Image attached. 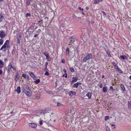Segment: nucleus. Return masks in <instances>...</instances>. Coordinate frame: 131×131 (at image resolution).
<instances>
[{
    "mask_svg": "<svg viewBox=\"0 0 131 131\" xmlns=\"http://www.w3.org/2000/svg\"><path fill=\"white\" fill-rule=\"evenodd\" d=\"M23 91L27 96H30L31 95V90L29 88V86L26 84H24L22 89Z\"/></svg>",
    "mask_w": 131,
    "mask_h": 131,
    "instance_id": "f257e3e1",
    "label": "nucleus"
},
{
    "mask_svg": "<svg viewBox=\"0 0 131 131\" xmlns=\"http://www.w3.org/2000/svg\"><path fill=\"white\" fill-rule=\"evenodd\" d=\"M92 53H88L82 59L83 62H86L88 61H89L92 58Z\"/></svg>",
    "mask_w": 131,
    "mask_h": 131,
    "instance_id": "f03ea898",
    "label": "nucleus"
},
{
    "mask_svg": "<svg viewBox=\"0 0 131 131\" xmlns=\"http://www.w3.org/2000/svg\"><path fill=\"white\" fill-rule=\"evenodd\" d=\"M6 35V34L3 30L0 31V37L1 38H4Z\"/></svg>",
    "mask_w": 131,
    "mask_h": 131,
    "instance_id": "7ed1b4c3",
    "label": "nucleus"
},
{
    "mask_svg": "<svg viewBox=\"0 0 131 131\" xmlns=\"http://www.w3.org/2000/svg\"><path fill=\"white\" fill-rule=\"evenodd\" d=\"M7 46L3 45L1 48L0 50H2L3 52H5L7 50V47H8Z\"/></svg>",
    "mask_w": 131,
    "mask_h": 131,
    "instance_id": "20e7f679",
    "label": "nucleus"
},
{
    "mask_svg": "<svg viewBox=\"0 0 131 131\" xmlns=\"http://www.w3.org/2000/svg\"><path fill=\"white\" fill-rule=\"evenodd\" d=\"M28 125L29 127L34 128H35L37 127V125L34 123H29Z\"/></svg>",
    "mask_w": 131,
    "mask_h": 131,
    "instance_id": "39448f33",
    "label": "nucleus"
},
{
    "mask_svg": "<svg viewBox=\"0 0 131 131\" xmlns=\"http://www.w3.org/2000/svg\"><path fill=\"white\" fill-rule=\"evenodd\" d=\"M76 93L73 91H70L69 92V95L70 96H72L73 95H75Z\"/></svg>",
    "mask_w": 131,
    "mask_h": 131,
    "instance_id": "423d86ee",
    "label": "nucleus"
},
{
    "mask_svg": "<svg viewBox=\"0 0 131 131\" xmlns=\"http://www.w3.org/2000/svg\"><path fill=\"white\" fill-rule=\"evenodd\" d=\"M21 35L19 34H18L17 36L16 39L17 41V43L19 44L20 43V40L21 39Z\"/></svg>",
    "mask_w": 131,
    "mask_h": 131,
    "instance_id": "0eeeda50",
    "label": "nucleus"
},
{
    "mask_svg": "<svg viewBox=\"0 0 131 131\" xmlns=\"http://www.w3.org/2000/svg\"><path fill=\"white\" fill-rule=\"evenodd\" d=\"M29 75L32 77L34 80H35L36 79V77L35 76L34 74L31 72H30Z\"/></svg>",
    "mask_w": 131,
    "mask_h": 131,
    "instance_id": "6e6552de",
    "label": "nucleus"
},
{
    "mask_svg": "<svg viewBox=\"0 0 131 131\" xmlns=\"http://www.w3.org/2000/svg\"><path fill=\"white\" fill-rule=\"evenodd\" d=\"M115 68L117 70L118 72H119V73H123V72L120 69L118 66H116L115 67Z\"/></svg>",
    "mask_w": 131,
    "mask_h": 131,
    "instance_id": "1a4fd4ad",
    "label": "nucleus"
},
{
    "mask_svg": "<svg viewBox=\"0 0 131 131\" xmlns=\"http://www.w3.org/2000/svg\"><path fill=\"white\" fill-rule=\"evenodd\" d=\"M15 91H16L18 94H19L21 92L20 87V86H18L16 90H15Z\"/></svg>",
    "mask_w": 131,
    "mask_h": 131,
    "instance_id": "9d476101",
    "label": "nucleus"
},
{
    "mask_svg": "<svg viewBox=\"0 0 131 131\" xmlns=\"http://www.w3.org/2000/svg\"><path fill=\"white\" fill-rule=\"evenodd\" d=\"M70 39L71 42L73 43L75 41V39L73 36H71L70 37Z\"/></svg>",
    "mask_w": 131,
    "mask_h": 131,
    "instance_id": "9b49d317",
    "label": "nucleus"
},
{
    "mask_svg": "<svg viewBox=\"0 0 131 131\" xmlns=\"http://www.w3.org/2000/svg\"><path fill=\"white\" fill-rule=\"evenodd\" d=\"M46 59L48 61H49L51 60V58L50 57L49 54L48 53L47 55L46 56Z\"/></svg>",
    "mask_w": 131,
    "mask_h": 131,
    "instance_id": "f8f14e48",
    "label": "nucleus"
},
{
    "mask_svg": "<svg viewBox=\"0 0 131 131\" xmlns=\"http://www.w3.org/2000/svg\"><path fill=\"white\" fill-rule=\"evenodd\" d=\"M9 41L8 40H6L5 42L4 43V45H5L6 46H7V47H8V45H9Z\"/></svg>",
    "mask_w": 131,
    "mask_h": 131,
    "instance_id": "ddd939ff",
    "label": "nucleus"
},
{
    "mask_svg": "<svg viewBox=\"0 0 131 131\" xmlns=\"http://www.w3.org/2000/svg\"><path fill=\"white\" fill-rule=\"evenodd\" d=\"M107 90V88L106 87H105L103 88V92H106Z\"/></svg>",
    "mask_w": 131,
    "mask_h": 131,
    "instance_id": "4468645a",
    "label": "nucleus"
},
{
    "mask_svg": "<svg viewBox=\"0 0 131 131\" xmlns=\"http://www.w3.org/2000/svg\"><path fill=\"white\" fill-rule=\"evenodd\" d=\"M72 82H76L78 80V78L77 77H73L72 78Z\"/></svg>",
    "mask_w": 131,
    "mask_h": 131,
    "instance_id": "2eb2a0df",
    "label": "nucleus"
},
{
    "mask_svg": "<svg viewBox=\"0 0 131 131\" xmlns=\"http://www.w3.org/2000/svg\"><path fill=\"white\" fill-rule=\"evenodd\" d=\"M56 105L57 106H58L59 107H62L63 106V105L61 104L59 102L57 103Z\"/></svg>",
    "mask_w": 131,
    "mask_h": 131,
    "instance_id": "dca6fc26",
    "label": "nucleus"
},
{
    "mask_svg": "<svg viewBox=\"0 0 131 131\" xmlns=\"http://www.w3.org/2000/svg\"><path fill=\"white\" fill-rule=\"evenodd\" d=\"M120 58L123 60H125L127 58V57L126 56H121Z\"/></svg>",
    "mask_w": 131,
    "mask_h": 131,
    "instance_id": "f3484780",
    "label": "nucleus"
},
{
    "mask_svg": "<svg viewBox=\"0 0 131 131\" xmlns=\"http://www.w3.org/2000/svg\"><path fill=\"white\" fill-rule=\"evenodd\" d=\"M120 86L123 91H125V89L123 85L122 84H121L120 85Z\"/></svg>",
    "mask_w": 131,
    "mask_h": 131,
    "instance_id": "a211bd4d",
    "label": "nucleus"
},
{
    "mask_svg": "<svg viewBox=\"0 0 131 131\" xmlns=\"http://www.w3.org/2000/svg\"><path fill=\"white\" fill-rule=\"evenodd\" d=\"M26 5L28 6L30 4V0H26Z\"/></svg>",
    "mask_w": 131,
    "mask_h": 131,
    "instance_id": "6ab92c4d",
    "label": "nucleus"
},
{
    "mask_svg": "<svg viewBox=\"0 0 131 131\" xmlns=\"http://www.w3.org/2000/svg\"><path fill=\"white\" fill-rule=\"evenodd\" d=\"M11 65V62H10L7 67L6 68V69H10L11 70V68L10 67Z\"/></svg>",
    "mask_w": 131,
    "mask_h": 131,
    "instance_id": "aec40b11",
    "label": "nucleus"
},
{
    "mask_svg": "<svg viewBox=\"0 0 131 131\" xmlns=\"http://www.w3.org/2000/svg\"><path fill=\"white\" fill-rule=\"evenodd\" d=\"M47 93L48 94H50L53 95V92L51 91H47Z\"/></svg>",
    "mask_w": 131,
    "mask_h": 131,
    "instance_id": "412c9836",
    "label": "nucleus"
},
{
    "mask_svg": "<svg viewBox=\"0 0 131 131\" xmlns=\"http://www.w3.org/2000/svg\"><path fill=\"white\" fill-rule=\"evenodd\" d=\"M40 81V80L39 79H37L34 81V82L37 84L39 83Z\"/></svg>",
    "mask_w": 131,
    "mask_h": 131,
    "instance_id": "4be33fe9",
    "label": "nucleus"
},
{
    "mask_svg": "<svg viewBox=\"0 0 131 131\" xmlns=\"http://www.w3.org/2000/svg\"><path fill=\"white\" fill-rule=\"evenodd\" d=\"M86 96L88 97L89 99H90L91 98V95L89 93H88L86 94Z\"/></svg>",
    "mask_w": 131,
    "mask_h": 131,
    "instance_id": "5701e85b",
    "label": "nucleus"
},
{
    "mask_svg": "<svg viewBox=\"0 0 131 131\" xmlns=\"http://www.w3.org/2000/svg\"><path fill=\"white\" fill-rule=\"evenodd\" d=\"M78 83H75L73 85V88H77L78 86Z\"/></svg>",
    "mask_w": 131,
    "mask_h": 131,
    "instance_id": "b1692460",
    "label": "nucleus"
},
{
    "mask_svg": "<svg viewBox=\"0 0 131 131\" xmlns=\"http://www.w3.org/2000/svg\"><path fill=\"white\" fill-rule=\"evenodd\" d=\"M103 0H95L94 1V3L96 4L99 2H101Z\"/></svg>",
    "mask_w": 131,
    "mask_h": 131,
    "instance_id": "393cba45",
    "label": "nucleus"
},
{
    "mask_svg": "<svg viewBox=\"0 0 131 131\" xmlns=\"http://www.w3.org/2000/svg\"><path fill=\"white\" fill-rule=\"evenodd\" d=\"M69 49L68 48H66V54L67 55L69 54Z\"/></svg>",
    "mask_w": 131,
    "mask_h": 131,
    "instance_id": "a878e982",
    "label": "nucleus"
},
{
    "mask_svg": "<svg viewBox=\"0 0 131 131\" xmlns=\"http://www.w3.org/2000/svg\"><path fill=\"white\" fill-rule=\"evenodd\" d=\"M10 67L11 68L14 70H16V67L14 66H13L12 65H11Z\"/></svg>",
    "mask_w": 131,
    "mask_h": 131,
    "instance_id": "bb28decb",
    "label": "nucleus"
},
{
    "mask_svg": "<svg viewBox=\"0 0 131 131\" xmlns=\"http://www.w3.org/2000/svg\"><path fill=\"white\" fill-rule=\"evenodd\" d=\"M69 69L71 72H74V69L73 67L70 68Z\"/></svg>",
    "mask_w": 131,
    "mask_h": 131,
    "instance_id": "cd10ccee",
    "label": "nucleus"
},
{
    "mask_svg": "<svg viewBox=\"0 0 131 131\" xmlns=\"http://www.w3.org/2000/svg\"><path fill=\"white\" fill-rule=\"evenodd\" d=\"M27 75L25 74H23L22 75V77L25 78V79H26V78L27 77Z\"/></svg>",
    "mask_w": 131,
    "mask_h": 131,
    "instance_id": "c85d7f7f",
    "label": "nucleus"
},
{
    "mask_svg": "<svg viewBox=\"0 0 131 131\" xmlns=\"http://www.w3.org/2000/svg\"><path fill=\"white\" fill-rule=\"evenodd\" d=\"M4 17L2 16H0V22L2 21V20L3 18Z\"/></svg>",
    "mask_w": 131,
    "mask_h": 131,
    "instance_id": "c756f323",
    "label": "nucleus"
},
{
    "mask_svg": "<svg viewBox=\"0 0 131 131\" xmlns=\"http://www.w3.org/2000/svg\"><path fill=\"white\" fill-rule=\"evenodd\" d=\"M4 63L1 59H0V65H4Z\"/></svg>",
    "mask_w": 131,
    "mask_h": 131,
    "instance_id": "7c9ffc66",
    "label": "nucleus"
},
{
    "mask_svg": "<svg viewBox=\"0 0 131 131\" xmlns=\"http://www.w3.org/2000/svg\"><path fill=\"white\" fill-rule=\"evenodd\" d=\"M3 42V40L2 39H0V43L1 45L2 44Z\"/></svg>",
    "mask_w": 131,
    "mask_h": 131,
    "instance_id": "2f4dec72",
    "label": "nucleus"
},
{
    "mask_svg": "<svg viewBox=\"0 0 131 131\" xmlns=\"http://www.w3.org/2000/svg\"><path fill=\"white\" fill-rule=\"evenodd\" d=\"M106 131H110L109 127L107 126L106 127Z\"/></svg>",
    "mask_w": 131,
    "mask_h": 131,
    "instance_id": "473e14b6",
    "label": "nucleus"
},
{
    "mask_svg": "<svg viewBox=\"0 0 131 131\" xmlns=\"http://www.w3.org/2000/svg\"><path fill=\"white\" fill-rule=\"evenodd\" d=\"M45 75L46 76H48L49 75V73L47 71H46L45 73Z\"/></svg>",
    "mask_w": 131,
    "mask_h": 131,
    "instance_id": "72a5a7b5",
    "label": "nucleus"
},
{
    "mask_svg": "<svg viewBox=\"0 0 131 131\" xmlns=\"http://www.w3.org/2000/svg\"><path fill=\"white\" fill-rule=\"evenodd\" d=\"M109 119V117L108 116H106L105 117V120L106 121L107 120Z\"/></svg>",
    "mask_w": 131,
    "mask_h": 131,
    "instance_id": "f704fd0d",
    "label": "nucleus"
},
{
    "mask_svg": "<svg viewBox=\"0 0 131 131\" xmlns=\"http://www.w3.org/2000/svg\"><path fill=\"white\" fill-rule=\"evenodd\" d=\"M112 64L115 67L116 66H117V65L114 62H112Z\"/></svg>",
    "mask_w": 131,
    "mask_h": 131,
    "instance_id": "c9c22d12",
    "label": "nucleus"
},
{
    "mask_svg": "<svg viewBox=\"0 0 131 131\" xmlns=\"http://www.w3.org/2000/svg\"><path fill=\"white\" fill-rule=\"evenodd\" d=\"M73 17L74 19H76L77 18H79V17H77V16L74 14H73Z\"/></svg>",
    "mask_w": 131,
    "mask_h": 131,
    "instance_id": "e433bc0d",
    "label": "nucleus"
},
{
    "mask_svg": "<svg viewBox=\"0 0 131 131\" xmlns=\"http://www.w3.org/2000/svg\"><path fill=\"white\" fill-rule=\"evenodd\" d=\"M107 55H108V56L110 57H111V56L110 54V53L109 52H107Z\"/></svg>",
    "mask_w": 131,
    "mask_h": 131,
    "instance_id": "4c0bfd02",
    "label": "nucleus"
},
{
    "mask_svg": "<svg viewBox=\"0 0 131 131\" xmlns=\"http://www.w3.org/2000/svg\"><path fill=\"white\" fill-rule=\"evenodd\" d=\"M30 16V14L28 13H27L26 15V17H28V16Z\"/></svg>",
    "mask_w": 131,
    "mask_h": 131,
    "instance_id": "58836bf2",
    "label": "nucleus"
},
{
    "mask_svg": "<svg viewBox=\"0 0 131 131\" xmlns=\"http://www.w3.org/2000/svg\"><path fill=\"white\" fill-rule=\"evenodd\" d=\"M128 105L129 107H130L131 106V102L128 101Z\"/></svg>",
    "mask_w": 131,
    "mask_h": 131,
    "instance_id": "ea45409f",
    "label": "nucleus"
},
{
    "mask_svg": "<svg viewBox=\"0 0 131 131\" xmlns=\"http://www.w3.org/2000/svg\"><path fill=\"white\" fill-rule=\"evenodd\" d=\"M39 124L40 125H41L42 124L43 122L42 120H40L39 121Z\"/></svg>",
    "mask_w": 131,
    "mask_h": 131,
    "instance_id": "a19ab883",
    "label": "nucleus"
},
{
    "mask_svg": "<svg viewBox=\"0 0 131 131\" xmlns=\"http://www.w3.org/2000/svg\"><path fill=\"white\" fill-rule=\"evenodd\" d=\"M102 12L103 14V15L104 16V17H105L106 16V14L104 11H102Z\"/></svg>",
    "mask_w": 131,
    "mask_h": 131,
    "instance_id": "79ce46f5",
    "label": "nucleus"
},
{
    "mask_svg": "<svg viewBox=\"0 0 131 131\" xmlns=\"http://www.w3.org/2000/svg\"><path fill=\"white\" fill-rule=\"evenodd\" d=\"M65 60L64 59H62L61 60V62L62 63H65Z\"/></svg>",
    "mask_w": 131,
    "mask_h": 131,
    "instance_id": "37998d69",
    "label": "nucleus"
},
{
    "mask_svg": "<svg viewBox=\"0 0 131 131\" xmlns=\"http://www.w3.org/2000/svg\"><path fill=\"white\" fill-rule=\"evenodd\" d=\"M15 78H16V79L17 78V79H19V75H15Z\"/></svg>",
    "mask_w": 131,
    "mask_h": 131,
    "instance_id": "c03bdc74",
    "label": "nucleus"
},
{
    "mask_svg": "<svg viewBox=\"0 0 131 131\" xmlns=\"http://www.w3.org/2000/svg\"><path fill=\"white\" fill-rule=\"evenodd\" d=\"M48 62H47L45 63V67H46V68L47 67V65H48Z\"/></svg>",
    "mask_w": 131,
    "mask_h": 131,
    "instance_id": "a18cd8bd",
    "label": "nucleus"
},
{
    "mask_svg": "<svg viewBox=\"0 0 131 131\" xmlns=\"http://www.w3.org/2000/svg\"><path fill=\"white\" fill-rule=\"evenodd\" d=\"M6 69V70L7 71V72L8 73H10V71L11 70H10V69Z\"/></svg>",
    "mask_w": 131,
    "mask_h": 131,
    "instance_id": "49530a36",
    "label": "nucleus"
},
{
    "mask_svg": "<svg viewBox=\"0 0 131 131\" xmlns=\"http://www.w3.org/2000/svg\"><path fill=\"white\" fill-rule=\"evenodd\" d=\"M79 9L83 11V8H81L80 7H79Z\"/></svg>",
    "mask_w": 131,
    "mask_h": 131,
    "instance_id": "de8ad7c7",
    "label": "nucleus"
},
{
    "mask_svg": "<svg viewBox=\"0 0 131 131\" xmlns=\"http://www.w3.org/2000/svg\"><path fill=\"white\" fill-rule=\"evenodd\" d=\"M26 79L27 80H29V78L28 75H27V77Z\"/></svg>",
    "mask_w": 131,
    "mask_h": 131,
    "instance_id": "09e8293b",
    "label": "nucleus"
},
{
    "mask_svg": "<svg viewBox=\"0 0 131 131\" xmlns=\"http://www.w3.org/2000/svg\"><path fill=\"white\" fill-rule=\"evenodd\" d=\"M4 60L5 61H7L8 60V59L6 58H5L4 59Z\"/></svg>",
    "mask_w": 131,
    "mask_h": 131,
    "instance_id": "8fccbe9b",
    "label": "nucleus"
},
{
    "mask_svg": "<svg viewBox=\"0 0 131 131\" xmlns=\"http://www.w3.org/2000/svg\"><path fill=\"white\" fill-rule=\"evenodd\" d=\"M41 31V30L40 29H39L37 31V32L38 33H39Z\"/></svg>",
    "mask_w": 131,
    "mask_h": 131,
    "instance_id": "3c124183",
    "label": "nucleus"
},
{
    "mask_svg": "<svg viewBox=\"0 0 131 131\" xmlns=\"http://www.w3.org/2000/svg\"><path fill=\"white\" fill-rule=\"evenodd\" d=\"M19 73L18 71L16 73V75H19Z\"/></svg>",
    "mask_w": 131,
    "mask_h": 131,
    "instance_id": "603ef678",
    "label": "nucleus"
},
{
    "mask_svg": "<svg viewBox=\"0 0 131 131\" xmlns=\"http://www.w3.org/2000/svg\"><path fill=\"white\" fill-rule=\"evenodd\" d=\"M77 83H78V85L79 84H81L82 83H81L80 82H77Z\"/></svg>",
    "mask_w": 131,
    "mask_h": 131,
    "instance_id": "864d4df0",
    "label": "nucleus"
},
{
    "mask_svg": "<svg viewBox=\"0 0 131 131\" xmlns=\"http://www.w3.org/2000/svg\"><path fill=\"white\" fill-rule=\"evenodd\" d=\"M48 69L47 68V67H46V68L45 67V71H48Z\"/></svg>",
    "mask_w": 131,
    "mask_h": 131,
    "instance_id": "5fc2aeb1",
    "label": "nucleus"
},
{
    "mask_svg": "<svg viewBox=\"0 0 131 131\" xmlns=\"http://www.w3.org/2000/svg\"><path fill=\"white\" fill-rule=\"evenodd\" d=\"M38 23H42V20H40V21H38Z\"/></svg>",
    "mask_w": 131,
    "mask_h": 131,
    "instance_id": "6e6d98bb",
    "label": "nucleus"
},
{
    "mask_svg": "<svg viewBox=\"0 0 131 131\" xmlns=\"http://www.w3.org/2000/svg\"><path fill=\"white\" fill-rule=\"evenodd\" d=\"M3 65H0V68L2 69L3 67Z\"/></svg>",
    "mask_w": 131,
    "mask_h": 131,
    "instance_id": "4d7b16f0",
    "label": "nucleus"
},
{
    "mask_svg": "<svg viewBox=\"0 0 131 131\" xmlns=\"http://www.w3.org/2000/svg\"><path fill=\"white\" fill-rule=\"evenodd\" d=\"M2 73V71L1 69H0V74L1 75Z\"/></svg>",
    "mask_w": 131,
    "mask_h": 131,
    "instance_id": "13d9d810",
    "label": "nucleus"
},
{
    "mask_svg": "<svg viewBox=\"0 0 131 131\" xmlns=\"http://www.w3.org/2000/svg\"><path fill=\"white\" fill-rule=\"evenodd\" d=\"M14 49H13V50L12 51V54H13V55H14V53H13L14 52Z\"/></svg>",
    "mask_w": 131,
    "mask_h": 131,
    "instance_id": "bf43d9fd",
    "label": "nucleus"
},
{
    "mask_svg": "<svg viewBox=\"0 0 131 131\" xmlns=\"http://www.w3.org/2000/svg\"><path fill=\"white\" fill-rule=\"evenodd\" d=\"M39 35V34H35L34 36V37H37L38 35Z\"/></svg>",
    "mask_w": 131,
    "mask_h": 131,
    "instance_id": "052dcab7",
    "label": "nucleus"
},
{
    "mask_svg": "<svg viewBox=\"0 0 131 131\" xmlns=\"http://www.w3.org/2000/svg\"><path fill=\"white\" fill-rule=\"evenodd\" d=\"M110 89H112V90H113V87L112 86H110Z\"/></svg>",
    "mask_w": 131,
    "mask_h": 131,
    "instance_id": "680f3d73",
    "label": "nucleus"
},
{
    "mask_svg": "<svg viewBox=\"0 0 131 131\" xmlns=\"http://www.w3.org/2000/svg\"><path fill=\"white\" fill-rule=\"evenodd\" d=\"M63 71L65 73H66V70L65 69H63Z\"/></svg>",
    "mask_w": 131,
    "mask_h": 131,
    "instance_id": "e2e57ef3",
    "label": "nucleus"
},
{
    "mask_svg": "<svg viewBox=\"0 0 131 131\" xmlns=\"http://www.w3.org/2000/svg\"><path fill=\"white\" fill-rule=\"evenodd\" d=\"M15 81L17 82L19 79H17V78H15Z\"/></svg>",
    "mask_w": 131,
    "mask_h": 131,
    "instance_id": "0e129e2a",
    "label": "nucleus"
},
{
    "mask_svg": "<svg viewBox=\"0 0 131 131\" xmlns=\"http://www.w3.org/2000/svg\"><path fill=\"white\" fill-rule=\"evenodd\" d=\"M102 84H101L100 86V88H101L102 87Z\"/></svg>",
    "mask_w": 131,
    "mask_h": 131,
    "instance_id": "69168bd1",
    "label": "nucleus"
},
{
    "mask_svg": "<svg viewBox=\"0 0 131 131\" xmlns=\"http://www.w3.org/2000/svg\"><path fill=\"white\" fill-rule=\"evenodd\" d=\"M43 55H44L45 56H46L47 54H46V53L45 52H44V53H43Z\"/></svg>",
    "mask_w": 131,
    "mask_h": 131,
    "instance_id": "338daca9",
    "label": "nucleus"
},
{
    "mask_svg": "<svg viewBox=\"0 0 131 131\" xmlns=\"http://www.w3.org/2000/svg\"><path fill=\"white\" fill-rule=\"evenodd\" d=\"M82 15L83 16L85 15V14L83 12H82Z\"/></svg>",
    "mask_w": 131,
    "mask_h": 131,
    "instance_id": "774afa93",
    "label": "nucleus"
}]
</instances>
